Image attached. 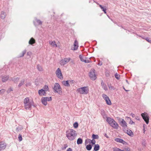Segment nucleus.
Here are the masks:
<instances>
[{"instance_id":"1","label":"nucleus","mask_w":151,"mask_h":151,"mask_svg":"<svg viewBox=\"0 0 151 151\" xmlns=\"http://www.w3.org/2000/svg\"><path fill=\"white\" fill-rule=\"evenodd\" d=\"M76 135V131L73 129H70L66 132V136L70 140H74Z\"/></svg>"},{"instance_id":"2","label":"nucleus","mask_w":151,"mask_h":151,"mask_svg":"<svg viewBox=\"0 0 151 151\" xmlns=\"http://www.w3.org/2000/svg\"><path fill=\"white\" fill-rule=\"evenodd\" d=\"M53 89L54 92L55 93H58L60 95H61L62 94V88L58 83H55Z\"/></svg>"},{"instance_id":"3","label":"nucleus","mask_w":151,"mask_h":151,"mask_svg":"<svg viewBox=\"0 0 151 151\" xmlns=\"http://www.w3.org/2000/svg\"><path fill=\"white\" fill-rule=\"evenodd\" d=\"M77 91L81 94H87L88 92L89 89L88 87L85 86L78 88Z\"/></svg>"},{"instance_id":"4","label":"nucleus","mask_w":151,"mask_h":151,"mask_svg":"<svg viewBox=\"0 0 151 151\" xmlns=\"http://www.w3.org/2000/svg\"><path fill=\"white\" fill-rule=\"evenodd\" d=\"M95 70L94 69H91L89 73V76L90 78L93 80H95L96 78V76L95 73Z\"/></svg>"},{"instance_id":"5","label":"nucleus","mask_w":151,"mask_h":151,"mask_svg":"<svg viewBox=\"0 0 151 151\" xmlns=\"http://www.w3.org/2000/svg\"><path fill=\"white\" fill-rule=\"evenodd\" d=\"M141 116L146 123L148 124L149 123V117L147 113L146 112L142 113Z\"/></svg>"},{"instance_id":"6","label":"nucleus","mask_w":151,"mask_h":151,"mask_svg":"<svg viewBox=\"0 0 151 151\" xmlns=\"http://www.w3.org/2000/svg\"><path fill=\"white\" fill-rule=\"evenodd\" d=\"M52 100V98L50 97H42L41 99V101L42 103L45 106L47 105V101H50Z\"/></svg>"},{"instance_id":"7","label":"nucleus","mask_w":151,"mask_h":151,"mask_svg":"<svg viewBox=\"0 0 151 151\" xmlns=\"http://www.w3.org/2000/svg\"><path fill=\"white\" fill-rule=\"evenodd\" d=\"M70 59H71L70 58H65L60 61V64L61 65L63 66L69 62Z\"/></svg>"},{"instance_id":"8","label":"nucleus","mask_w":151,"mask_h":151,"mask_svg":"<svg viewBox=\"0 0 151 151\" xmlns=\"http://www.w3.org/2000/svg\"><path fill=\"white\" fill-rule=\"evenodd\" d=\"M102 96L104 99L106 101L107 104L110 105L111 104V101L109 98L106 94H103Z\"/></svg>"},{"instance_id":"9","label":"nucleus","mask_w":151,"mask_h":151,"mask_svg":"<svg viewBox=\"0 0 151 151\" xmlns=\"http://www.w3.org/2000/svg\"><path fill=\"white\" fill-rule=\"evenodd\" d=\"M56 74L57 77L60 79H63V75L61 73V71L60 68H58L56 70Z\"/></svg>"},{"instance_id":"10","label":"nucleus","mask_w":151,"mask_h":151,"mask_svg":"<svg viewBox=\"0 0 151 151\" xmlns=\"http://www.w3.org/2000/svg\"><path fill=\"white\" fill-rule=\"evenodd\" d=\"M119 124L123 129H125L127 128V123L123 119H121L119 121Z\"/></svg>"},{"instance_id":"11","label":"nucleus","mask_w":151,"mask_h":151,"mask_svg":"<svg viewBox=\"0 0 151 151\" xmlns=\"http://www.w3.org/2000/svg\"><path fill=\"white\" fill-rule=\"evenodd\" d=\"M123 130L131 137L133 136L134 134L133 133L131 130L126 128L125 129H123Z\"/></svg>"},{"instance_id":"12","label":"nucleus","mask_w":151,"mask_h":151,"mask_svg":"<svg viewBox=\"0 0 151 151\" xmlns=\"http://www.w3.org/2000/svg\"><path fill=\"white\" fill-rule=\"evenodd\" d=\"M32 102L30 101L26 104H24L25 108L27 110H31Z\"/></svg>"},{"instance_id":"13","label":"nucleus","mask_w":151,"mask_h":151,"mask_svg":"<svg viewBox=\"0 0 151 151\" xmlns=\"http://www.w3.org/2000/svg\"><path fill=\"white\" fill-rule=\"evenodd\" d=\"M46 91L42 89L38 91V93L40 96H45L46 94Z\"/></svg>"},{"instance_id":"14","label":"nucleus","mask_w":151,"mask_h":151,"mask_svg":"<svg viewBox=\"0 0 151 151\" xmlns=\"http://www.w3.org/2000/svg\"><path fill=\"white\" fill-rule=\"evenodd\" d=\"M73 46L74 47L73 48H71V50H77L78 47V43L76 40H75Z\"/></svg>"},{"instance_id":"15","label":"nucleus","mask_w":151,"mask_h":151,"mask_svg":"<svg viewBox=\"0 0 151 151\" xmlns=\"http://www.w3.org/2000/svg\"><path fill=\"white\" fill-rule=\"evenodd\" d=\"M110 126L115 129H117L119 127L118 124L115 120Z\"/></svg>"},{"instance_id":"16","label":"nucleus","mask_w":151,"mask_h":151,"mask_svg":"<svg viewBox=\"0 0 151 151\" xmlns=\"http://www.w3.org/2000/svg\"><path fill=\"white\" fill-rule=\"evenodd\" d=\"M114 121V120L113 119L111 118L110 117H107L106 121L110 125L112 124Z\"/></svg>"},{"instance_id":"17","label":"nucleus","mask_w":151,"mask_h":151,"mask_svg":"<svg viewBox=\"0 0 151 151\" xmlns=\"http://www.w3.org/2000/svg\"><path fill=\"white\" fill-rule=\"evenodd\" d=\"M6 147L5 143L1 142H0V151L4 149Z\"/></svg>"},{"instance_id":"18","label":"nucleus","mask_w":151,"mask_h":151,"mask_svg":"<svg viewBox=\"0 0 151 151\" xmlns=\"http://www.w3.org/2000/svg\"><path fill=\"white\" fill-rule=\"evenodd\" d=\"M114 140L116 142L122 143L123 144L126 143V142L123 139L119 138H116L114 139Z\"/></svg>"},{"instance_id":"19","label":"nucleus","mask_w":151,"mask_h":151,"mask_svg":"<svg viewBox=\"0 0 151 151\" xmlns=\"http://www.w3.org/2000/svg\"><path fill=\"white\" fill-rule=\"evenodd\" d=\"M9 78V76H3L2 78V82H5L8 80Z\"/></svg>"},{"instance_id":"20","label":"nucleus","mask_w":151,"mask_h":151,"mask_svg":"<svg viewBox=\"0 0 151 151\" xmlns=\"http://www.w3.org/2000/svg\"><path fill=\"white\" fill-rule=\"evenodd\" d=\"M69 81H64L62 82L63 84L65 86L69 87L70 84L69 83Z\"/></svg>"},{"instance_id":"21","label":"nucleus","mask_w":151,"mask_h":151,"mask_svg":"<svg viewBox=\"0 0 151 151\" xmlns=\"http://www.w3.org/2000/svg\"><path fill=\"white\" fill-rule=\"evenodd\" d=\"M35 39L33 37H32L29 41V44L32 45L33 44L35 43Z\"/></svg>"},{"instance_id":"22","label":"nucleus","mask_w":151,"mask_h":151,"mask_svg":"<svg viewBox=\"0 0 151 151\" xmlns=\"http://www.w3.org/2000/svg\"><path fill=\"white\" fill-rule=\"evenodd\" d=\"M99 6L100 7L102 10L104 12V13L106 14V9L105 6H103L101 5H99Z\"/></svg>"},{"instance_id":"23","label":"nucleus","mask_w":151,"mask_h":151,"mask_svg":"<svg viewBox=\"0 0 151 151\" xmlns=\"http://www.w3.org/2000/svg\"><path fill=\"white\" fill-rule=\"evenodd\" d=\"M91 141L92 140L91 139H86L85 140V145H87L88 143H89V144H91Z\"/></svg>"},{"instance_id":"24","label":"nucleus","mask_w":151,"mask_h":151,"mask_svg":"<svg viewBox=\"0 0 151 151\" xmlns=\"http://www.w3.org/2000/svg\"><path fill=\"white\" fill-rule=\"evenodd\" d=\"M100 146L98 144L95 145L94 146V150L95 151H97L99 149Z\"/></svg>"},{"instance_id":"25","label":"nucleus","mask_w":151,"mask_h":151,"mask_svg":"<svg viewBox=\"0 0 151 151\" xmlns=\"http://www.w3.org/2000/svg\"><path fill=\"white\" fill-rule=\"evenodd\" d=\"M25 79H23L22 80H21L20 83H19L18 87H21L24 84L25 82Z\"/></svg>"},{"instance_id":"26","label":"nucleus","mask_w":151,"mask_h":151,"mask_svg":"<svg viewBox=\"0 0 151 151\" xmlns=\"http://www.w3.org/2000/svg\"><path fill=\"white\" fill-rule=\"evenodd\" d=\"M92 146V145L88 144L86 146V148L87 150L90 151L91 149Z\"/></svg>"},{"instance_id":"27","label":"nucleus","mask_w":151,"mask_h":151,"mask_svg":"<svg viewBox=\"0 0 151 151\" xmlns=\"http://www.w3.org/2000/svg\"><path fill=\"white\" fill-rule=\"evenodd\" d=\"M83 143V139L81 138H78L77 140V143L78 145L82 144Z\"/></svg>"},{"instance_id":"28","label":"nucleus","mask_w":151,"mask_h":151,"mask_svg":"<svg viewBox=\"0 0 151 151\" xmlns=\"http://www.w3.org/2000/svg\"><path fill=\"white\" fill-rule=\"evenodd\" d=\"M92 138L93 139H99V137L98 135L93 134L92 135Z\"/></svg>"},{"instance_id":"29","label":"nucleus","mask_w":151,"mask_h":151,"mask_svg":"<svg viewBox=\"0 0 151 151\" xmlns=\"http://www.w3.org/2000/svg\"><path fill=\"white\" fill-rule=\"evenodd\" d=\"M6 17L5 13L4 12H2L1 14V18L2 19H4Z\"/></svg>"},{"instance_id":"30","label":"nucleus","mask_w":151,"mask_h":151,"mask_svg":"<svg viewBox=\"0 0 151 151\" xmlns=\"http://www.w3.org/2000/svg\"><path fill=\"white\" fill-rule=\"evenodd\" d=\"M35 20L36 22L37 23V25H41L42 24V22L40 20L37 19L36 18L35 19Z\"/></svg>"},{"instance_id":"31","label":"nucleus","mask_w":151,"mask_h":151,"mask_svg":"<svg viewBox=\"0 0 151 151\" xmlns=\"http://www.w3.org/2000/svg\"><path fill=\"white\" fill-rule=\"evenodd\" d=\"M101 114L104 119H105L106 118H107V117H107V115L105 113V111H102Z\"/></svg>"},{"instance_id":"32","label":"nucleus","mask_w":151,"mask_h":151,"mask_svg":"<svg viewBox=\"0 0 151 151\" xmlns=\"http://www.w3.org/2000/svg\"><path fill=\"white\" fill-rule=\"evenodd\" d=\"M30 102V101H29V98L28 97H27L24 100V104H26L28 102Z\"/></svg>"},{"instance_id":"33","label":"nucleus","mask_w":151,"mask_h":151,"mask_svg":"<svg viewBox=\"0 0 151 151\" xmlns=\"http://www.w3.org/2000/svg\"><path fill=\"white\" fill-rule=\"evenodd\" d=\"M37 68L39 71H41L43 70L42 67L40 65L38 64L37 65Z\"/></svg>"},{"instance_id":"34","label":"nucleus","mask_w":151,"mask_h":151,"mask_svg":"<svg viewBox=\"0 0 151 151\" xmlns=\"http://www.w3.org/2000/svg\"><path fill=\"white\" fill-rule=\"evenodd\" d=\"M26 50H25L23 51L22 53L20 54L19 57H22L24 55V54L26 53Z\"/></svg>"},{"instance_id":"35","label":"nucleus","mask_w":151,"mask_h":151,"mask_svg":"<svg viewBox=\"0 0 151 151\" xmlns=\"http://www.w3.org/2000/svg\"><path fill=\"white\" fill-rule=\"evenodd\" d=\"M23 128L22 126H19L17 127L16 131L18 132L19 130H21L23 129Z\"/></svg>"},{"instance_id":"36","label":"nucleus","mask_w":151,"mask_h":151,"mask_svg":"<svg viewBox=\"0 0 151 151\" xmlns=\"http://www.w3.org/2000/svg\"><path fill=\"white\" fill-rule=\"evenodd\" d=\"M113 150L114 151H126L123 150H122L117 147H115L113 148Z\"/></svg>"},{"instance_id":"37","label":"nucleus","mask_w":151,"mask_h":151,"mask_svg":"<svg viewBox=\"0 0 151 151\" xmlns=\"http://www.w3.org/2000/svg\"><path fill=\"white\" fill-rule=\"evenodd\" d=\"M19 78H15L12 79V80L14 81L15 83L17 82L19 80Z\"/></svg>"},{"instance_id":"38","label":"nucleus","mask_w":151,"mask_h":151,"mask_svg":"<svg viewBox=\"0 0 151 151\" xmlns=\"http://www.w3.org/2000/svg\"><path fill=\"white\" fill-rule=\"evenodd\" d=\"M43 89L44 90H45L46 91H48L49 90V88L47 86L45 85L43 87Z\"/></svg>"},{"instance_id":"39","label":"nucleus","mask_w":151,"mask_h":151,"mask_svg":"<svg viewBox=\"0 0 151 151\" xmlns=\"http://www.w3.org/2000/svg\"><path fill=\"white\" fill-rule=\"evenodd\" d=\"M73 126L74 128H77L78 126V123L77 122H75L73 124Z\"/></svg>"},{"instance_id":"40","label":"nucleus","mask_w":151,"mask_h":151,"mask_svg":"<svg viewBox=\"0 0 151 151\" xmlns=\"http://www.w3.org/2000/svg\"><path fill=\"white\" fill-rule=\"evenodd\" d=\"M115 77L118 80H119L120 78V75L119 74H117V73H116L115 74Z\"/></svg>"},{"instance_id":"41","label":"nucleus","mask_w":151,"mask_h":151,"mask_svg":"<svg viewBox=\"0 0 151 151\" xmlns=\"http://www.w3.org/2000/svg\"><path fill=\"white\" fill-rule=\"evenodd\" d=\"M108 86L109 89L111 90L113 89L114 90L115 89V88H114V86H111V84L109 85Z\"/></svg>"},{"instance_id":"42","label":"nucleus","mask_w":151,"mask_h":151,"mask_svg":"<svg viewBox=\"0 0 151 151\" xmlns=\"http://www.w3.org/2000/svg\"><path fill=\"white\" fill-rule=\"evenodd\" d=\"M79 58L80 59V60L81 61L83 62H84L85 60L83 58V57L81 55H79Z\"/></svg>"},{"instance_id":"43","label":"nucleus","mask_w":151,"mask_h":151,"mask_svg":"<svg viewBox=\"0 0 151 151\" xmlns=\"http://www.w3.org/2000/svg\"><path fill=\"white\" fill-rule=\"evenodd\" d=\"M13 91V89L12 88H9L7 90V93H9L10 92L12 91Z\"/></svg>"},{"instance_id":"44","label":"nucleus","mask_w":151,"mask_h":151,"mask_svg":"<svg viewBox=\"0 0 151 151\" xmlns=\"http://www.w3.org/2000/svg\"><path fill=\"white\" fill-rule=\"evenodd\" d=\"M18 138L19 141H21L22 140V136L20 134H19Z\"/></svg>"},{"instance_id":"45","label":"nucleus","mask_w":151,"mask_h":151,"mask_svg":"<svg viewBox=\"0 0 151 151\" xmlns=\"http://www.w3.org/2000/svg\"><path fill=\"white\" fill-rule=\"evenodd\" d=\"M50 43L53 46H54L55 45L56 47H57V45L55 44V42L54 41Z\"/></svg>"},{"instance_id":"46","label":"nucleus","mask_w":151,"mask_h":151,"mask_svg":"<svg viewBox=\"0 0 151 151\" xmlns=\"http://www.w3.org/2000/svg\"><path fill=\"white\" fill-rule=\"evenodd\" d=\"M102 86V87L103 88V89L105 90V91H107L108 89L107 88V86L106 85V84H105L103 86Z\"/></svg>"},{"instance_id":"47","label":"nucleus","mask_w":151,"mask_h":151,"mask_svg":"<svg viewBox=\"0 0 151 151\" xmlns=\"http://www.w3.org/2000/svg\"><path fill=\"white\" fill-rule=\"evenodd\" d=\"M142 145L144 146H145L146 145L145 140L144 139L142 140Z\"/></svg>"},{"instance_id":"48","label":"nucleus","mask_w":151,"mask_h":151,"mask_svg":"<svg viewBox=\"0 0 151 151\" xmlns=\"http://www.w3.org/2000/svg\"><path fill=\"white\" fill-rule=\"evenodd\" d=\"M96 142V141H95V139H93L92 140V141H91V145H95V143Z\"/></svg>"},{"instance_id":"49","label":"nucleus","mask_w":151,"mask_h":151,"mask_svg":"<svg viewBox=\"0 0 151 151\" xmlns=\"http://www.w3.org/2000/svg\"><path fill=\"white\" fill-rule=\"evenodd\" d=\"M69 81V83L70 84H74L75 83V81L73 80H71V81Z\"/></svg>"},{"instance_id":"50","label":"nucleus","mask_w":151,"mask_h":151,"mask_svg":"<svg viewBox=\"0 0 151 151\" xmlns=\"http://www.w3.org/2000/svg\"><path fill=\"white\" fill-rule=\"evenodd\" d=\"M5 91V90L2 89L0 90V94H1L2 93H3Z\"/></svg>"},{"instance_id":"51","label":"nucleus","mask_w":151,"mask_h":151,"mask_svg":"<svg viewBox=\"0 0 151 151\" xmlns=\"http://www.w3.org/2000/svg\"><path fill=\"white\" fill-rule=\"evenodd\" d=\"M145 40L149 42H151V40L149 39V38L147 37L145 38Z\"/></svg>"},{"instance_id":"52","label":"nucleus","mask_w":151,"mask_h":151,"mask_svg":"<svg viewBox=\"0 0 151 151\" xmlns=\"http://www.w3.org/2000/svg\"><path fill=\"white\" fill-rule=\"evenodd\" d=\"M84 62L85 63H89L91 62V61L90 60H85L84 61Z\"/></svg>"},{"instance_id":"53","label":"nucleus","mask_w":151,"mask_h":151,"mask_svg":"<svg viewBox=\"0 0 151 151\" xmlns=\"http://www.w3.org/2000/svg\"><path fill=\"white\" fill-rule=\"evenodd\" d=\"M130 119V121L129 122V123L131 124H134V122L132 120Z\"/></svg>"},{"instance_id":"54","label":"nucleus","mask_w":151,"mask_h":151,"mask_svg":"<svg viewBox=\"0 0 151 151\" xmlns=\"http://www.w3.org/2000/svg\"><path fill=\"white\" fill-rule=\"evenodd\" d=\"M130 115L133 118L134 117H135V114H133L132 113H131Z\"/></svg>"},{"instance_id":"55","label":"nucleus","mask_w":151,"mask_h":151,"mask_svg":"<svg viewBox=\"0 0 151 151\" xmlns=\"http://www.w3.org/2000/svg\"><path fill=\"white\" fill-rule=\"evenodd\" d=\"M31 84L30 83H27L25 84V86L26 87L28 86H30Z\"/></svg>"},{"instance_id":"56","label":"nucleus","mask_w":151,"mask_h":151,"mask_svg":"<svg viewBox=\"0 0 151 151\" xmlns=\"http://www.w3.org/2000/svg\"><path fill=\"white\" fill-rule=\"evenodd\" d=\"M67 151H72V149L70 148H69L68 149Z\"/></svg>"},{"instance_id":"57","label":"nucleus","mask_w":151,"mask_h":151,"mask_svg":"<svg viewBox=\"0 0 151 151\" xmlns=\"http://www.w3.org/2000/svg\"><path fill=\"white\" fill-rule=\"evenodd\" d=\"M65 145V146L64 147L62 148V150H63L65 149V148L67 147V145Z\"/></svg>"},{"instance_id":"58","label":"nucleus","mask_w":151,"mask_h":151,"mask_svg":"<svg viewBox=\"0 0 151 151\" xmlns=\"http://www.w3.org/2000/svg\"><path fill=\"white\" fill-rule=\"evenodd\" d=\"M104 135L106 137V138H109V137L106 134V133H105L104 134Z\"/></svg>"},{"instance_id":"59","label":"nucleus","mask_w":151,"mask_h":151,"mask_svg":"<svg viewBox=\"0 0 151 151\" xmlns=\"http://www.w3.org/2000/svg\"><path fill=\"white\" fill-rule=\"evenodd\" d=\"M31 53L30 52H28L27 53V55L29 56H30L31 55Z\"/></svg>"},{"instance_id":"60","label":"nucleus","mask_w":151,"mask_h":151,"mask_svg":"<svg viewBox=\"0 0 151 151\" xmlns=\"http://www.w3.org/2000/svg\"><path fill=\"white\" fill-rule=\"evenodd\" d=\"M135 119H137V120H140L138 116H136V117H135Z\"/></svg>"},{"instance_id":"61","label":"nucleus","mask_w":151,"mask_h":151,"mask_svg":"<svg viewBox=\"0 0 151 151\" xmlns=\"http://www.w3.org/2000/svg\"><path fill=\"white\" fill-rule=\"evenodd\" d=\"M101 86H103L105 84L103 82V81H102V82L101 83Z\"/></svg>"},{"instance_id":"62","label":"nucleus","mask_w":151,"mask_h":151,"mask_svg":"<svg viewBox=\"0 0 151 151\" xmlns=\"http://www.w3.org/2000/svg\"><path fill=\"white\" fill-rule=\"evenodd\" d=\"M98 64L99 65H101L102 64V62H100Z\"/></svg>"},{"instance_id":"63","label":"nucleus","mask_w":151,"mask_h":151,"mask_svg":"<svg viewBox=\"0 0 151 151\" xmlns=\"http://www.w3.org/2000/svg\"><path fill=\"white\" fill-rule=\"evenodd\" d=\"M111 20L114 24H116L117 25H118V24L116 22L114 21L113 20L111 19Z\"/></svg>"},{"instance_id":"64","label":"nucleus","mask_w":151,"mask_h":151,"mask_svg":"<svg viewBox=\"0 0 151 151\" xmlns=\"http://www.w3.org/2000/svg\"><path fill=\"white\" fill-rule=\"evenodd\" d=\"M123 89L125 90V91H128V90H126L125 89V88L124 87H123Z\"/></svg>"}]
</instances>
